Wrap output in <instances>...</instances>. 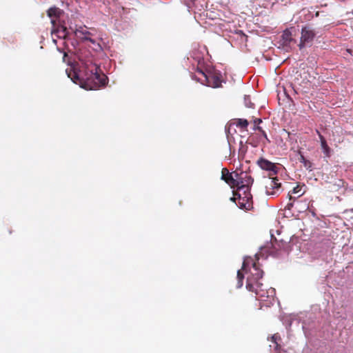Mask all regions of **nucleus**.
<instances>
[{
	"instance_id": "obj_23",
	"label": "nucleus",
	"mask_w": 353,
	"mask_h": 353,
	"mask_svg": "<svg viewBox=\"0 0 353 353\" xmlns=\"http://www.w3.org/2000/svg\"><path fill=\"white\" fill-rule=\"evenodd\" d=\"M254 130L259 131L262 134V135L266 139H268V137H267L265 132L260 126H256V128H254Z\"/></svg>"
},
{
	"instance_id": "obj_15",
	"label": "nucleus",
	"mask_w": 353,
	"mask_h": 353,
	"mask_svg": "<svg viewBox=\"0 0 353 353\" xmlns=\"http://www.w3.org/2000/svg\"><path fill=\"white\" fill-rule=\"evenodd\" d=\"M235 180L237 181L234 184V188H237V192H242L245 190H250V188H247L246 185L244 184V177L243 173H241L240 174L237 172H234Z\"/></svg>"
},
{
	"instance_id": "obj_18",
	"label": "nucleus",
	"mask_w": 353,
	"mask_h": 353,
	"mask_svg": "<svg viewBox=\"0 0 353 353\" xmlns=\"http://www.w3.org/2000/svg\"><path fill=\"white\" fill-rule=\"evenodd\" d=\"M299 161L303 164V165L307 168V169H309L312 167V163L307 160L305 159V157H304V155L303 154H301V152H299Z\"/></svg>"
},
{
	"instance_id": "obj_9",
	"label": "nucleus",
	"mask_w": 353,
	"mask_h": 353,
	"mask_svg": "<svg viewBox=\"0 0 353 353\" xmlns=\"http://www.w3.org/2000/svg\"><path fill=\"white\" fill-rule=\"evenodd\" d=\"M75 35L82 41H88L93 44H95L96 41L92 39L93 34L87 30L85 27H79L74 31Z\"/></svg>"
},
{
	"instance_id": "obj_5",
	"label": "nucleus",
	"mask_w": 353,
	"mask_h": 353,
	"mask_svg": "<svg viewBox=\"0 0 353 353\" xmlns=\"http://www.w3.org/2000/svg\"><path fill=\"white\" fill-rule=\"evenodd\" d=\"M296 43V41L292 37L291 30L287 28L281 36L279 48H281L286 52H290Z\"/></svg>"
},
{
	"instance_id": "obj_16",
	"label": "nucleus",
	"mask_w": 353,
	"mask_h": 353,
	"mask_svg": "<svg viewBox=\"0 0 353 353\" xmlns=\"http://www.w3.org/2000/svg\"><path fill=\"white\" fill-rule=\"evenodd\" d=\"M281 341V338L278 333L274 334L271 336V343L272 344L270 345V350H272V348H273L275 350V352H270V353H280L281 348V345H280Z\"/></svg>"
},
{
	"instance_id": "obj_25",
	"label": "nucleus",
	"mask_w": 353,
	"mask_h": 353,
	"mask_svg": "<svg viewBox=\"0 0 353 353\" xmlns=\"http://www.w3.org/2000/svg\"><path fill=\"white\" fill-rule=\"evenodd\" d=\"M293 207V203H288L285 207L286 209L290 210Z\"/></svg>"
},
{
	"instance_id": "obj_14",
	"label": "nucleus",
	"mask_w": 353,
	"mask_h": 353,
	"mask_svg": "<svg viewBox=\"0 0 353 353\" xmlns=\"http://www.w3.org/2000/svg\"><path fill=\"white\" fill-rule=\"evenodd\" d=\"M52 34H55L59 39H65L68 36V30L66 27L62 25L52 26L51 30Z\"/></svg>"
},
{
	"instance_id": "obj_20",
	"label": "nucleus",
	"mask_w": 353,
	"mask_h": 353,
	"mask_svg": "<svg viewBox=\"0 0 353 353\" xmlns=\"http://www.w3.org/2000/svg\"><path fill=\"white\" fill-rule=\"evenodd\" d=\"M243 177L245 185H246L247 188H250V185H252L254 181L253 179L246 173H243Z\"/></svg>"
},
{
	"instance_id": "obj_7",
	"label": "nucleus",
	"mask_w": 353,
	"mask_h": 353,
	"mask_svg": "<svg viewBox=\"0 0 353 353\" xmlns=\"http://www.w3.org/2000/svg\"><path fill=\"white\" fill-rule=\"evenodd\" d=\"M315 36L316 33L311 27L308 26L303 27L301 29V40L299 44V48L302 49L307 44L311 43Z\"/></svg>"
},
{
	"instance_id": "obj_21",
	"label": "nucleus",
	"mask_w": 353,
	"mask_h": 353,
	"mask_svg": "<svg viewBox=\"0 0 353 353\" xmlns=\"http://www.w3.org/2000/svg\"><path fill=\"white\" fill-rule=\"evenodd\" d=\"M243 279H244L243 274L241 272V270H238V272H237V279H238L237 288H241L243 285Z\"/></svg>"
},
{
	"instance_id": "obj_24",
	"label": "nucleus",
	"mask_w": 353,
	"mask_h": 353,
	"mask_svg": "<svg viewBox=\"0 0 353 353\" xmlns=\"http://www.w3.org/2000/svg\"><path fill=\"white\" fill-rule=\"evenodd\" d=\"M262 122V120L261 119H256L254 120V128L258 126L259 124H260Z\"/></svg>"
},
{
	"instance_id": "obj_12",
	"label": "nucleus",
	"mask_w": 353,
	"mask_h": 353,
	"mask_svg": "<svg viewBox=\"0 0 353 353\" xmlns=\"http://www.w3.org/2000/svg\"><path fill=\"white\" fill-rule=\"evenodd\" d=\"M221 179L232 188H234V184L237 181L235 180L234 172L230 173L227 168L222 169Z\"/></svg>"
},
{
	"instance_id": "obj_13",
	"label": "nucleus",
	"mask_w": 353,
	"mask_h": 353,
	"mask_svg": "<svg viewBox=\"0 0 353 353\" xmlns=\"http://www.w3.org/2000/svg\"><path fill=\"white\" fill-rule=\"evenodd\" d=\"M252 272H251V276L248 279H252V282L255 283L256 281H259V279H261L263 276V271L261 270L259 263L254 262L252 264Z\"/></svg>"
},
{
	"instance_id": "obj_3",
	"label": "nucleus",
	"mask_w": 353,
	"mask_h": 353,
	"mask_svg": "<svg viewBox=\"0 0 353 353\" xmlns=\"http://www.w3.org/2000/svg\"><path fill=\"white\" fill-rule=\"evenodd\" d=\"M197 73L201 76L198 79V81L201 83L208 86L216 88L221 86L222 75L221 73L216 70L209 71L207 73L204 72L202 70H197Z\"/></svg>"
},
{
	"instance_id": "obj_1",
	"label": "nucleus",
	"mask_w": 353,
	"mask_h": 353,
	"mask_svg": "<svg viewBox=\"0 0 353 353\" xmlns=\"http://www.w3.org/2000/svg\"><path fill=\"white\" fill-rule=\"evenodd\" d=\"M83 77H79L76 72L72 71L68 74V77L75 83L79 81L81 87L86 90H97L106 84L107 77L101 72L100 67L92 61L83 63Z\"/></svg>"
},
{
	"instance_id": "obj_6",
	"label": "nucleus",
	"mask_w": 353,
	"mask_h": 353,
	"mask_svg": "<svg viewBox=\"0 0 353 353\" xmlns=\"http://www.w3.org/2000/svg\"><path fill=\"white\" fill-rule=\"evenodd\" d=\"M272 246L269 248V254L274 257H279L283 254L289 252V245L286 242L278 241L276 239L271 243Z\"/></svg>"
},
{
	"instance_id": "obj_28",
	"label": "nucleus",
	"mask_w": 353,
	"mask_h": 353,
	"mask_svg": "<svg viewBox=\"0 0 353 353\" xmlns=\"http://www.w3.org/2000/svg\"><path fill=\"white\" fill-rule=\"evenodd\" d=\"M245 263L244 262V263H243V270H244V269H245Z\"/></svg>"
},
{
	"instance_id": "obj_8",
	"label": "nucleus",
	"mask_w": 353,
	"mask_h": 353,
	"mask_svg": "<svg viewBox=\"0 0 353 353\" xmlns=\"http://www.w3.org/2000/svg\"><path fill=\"white\" fill-rule=\"evenodd\" d=\"M63 13V10L56 6L50 7L47 10V15L51 20L52 26H57V22Z\"/></svg>"
},
{
	"instance_id": "obj_17",
	"label": "nucleus",
	"mask_w": 353,
	"mask_h": 353,
	"mask_svg": "<svg viewBox=\"0 0 353 353\" xmlns=\"http://www.w3.org/2000/svg\"><path fill=\"white\" fill-rule=\"evenodd\" d=\"M316 132L319 135L320 141H321V149L323 150V152L324 153L325 156L326 157H330L331 155V149L329 147V145L327 143V141L324 137L319 132V130H316Z\"/></svg>"
},
{
	"instance_id": "obj_22",
	"label": "nucleus",
	"mask_w": 353,
	"mask_h": 353,
	"mask_svg": "<svg viewBox=\"0 0 353 353\" xmlns=\"http://www.w3.org/2000/svg\"><path fill=\"white\" fill-rule=\"evenodd\" d=\"M302 186L297 185L296 187H294L292 190V194H298V197L301 196L304 194V191L301 192Z\"/></svg>"
},
{
	"instance_id": "obj_4",
	"label": "nucleus",
	"mask_w": 353,
	"mask_h": 353,
	"mask_svg": "<svg viewBox=\"0 0 353 353\" xmlns=\"http://www.w3.org/2000/svg\"><path fill=\"white\" fill-rule=\"evenodd\" d=\"M238 199L237 205L241 209L250 210L253 208L252 196L250 190L234 193V197L231 199L233 201Z\"/></svg>"
},
{
	"instance_id": "obj_10",
	"label": "nucleus",
	"mask_w": 353,
	"mask_h": 353,
	"mask_svg": "<svg viewBox=\"0 0 353 353\" xmlns=\"http://www.w3.org/2000/svg\"><path fill=\"white\" fill-rule=\"evenodd\" d=\"M257 165L262 170L269 171V172H272L273 174H276L278 172V168H277L276 165L274 163H272L264 158L261 157V158L259 159L257 161Z\"/></svg>"
},
{
	"instance_id": "obj_29",
	"label": "nucleus",
	"mask_w": 353,
	"mask_h": 353,
	"mask_svg": "<svg viewBox=\"0 0 353 353\" xmlns=\"http://www.w3.org/2000/svg\"><path fill=\"white\" fill-rule=\"evenodd\" d=\"M246 106H247V107H249V108L252 107L250 105H249V104H248V103H246Z\"/></svg>"
},
{
	"instance_id": "obj_27",
	"label": "nucleus",
	"mask_w": 353,
	"mask_h": 353,
	"mask_svg": "<svg viewBox=\"0 0 353 353\" xmlns=\"http://www.w3.org/2000/svg\"><path fill=\"white\" fill-rule=\"evenodd\" d=\"M288 196H289V199H290V200H292V199H293V200H294V199H295V198H293V197L292 196V195L290 194V192H289V194H288Z\"/></svg>"
},
{
	"instance_id": "obj_2",
	"label": "nucleus",
	"mask_w": 353,
	"mask_h": 353,
	"mask_svg": "<svg viewBox=\"0 0 353 353\" xmlns=\"http://www.w3.org/2000/svg\"><path fill=\"white\" fill-rule=\"evenodd\" d=\"M252 280V279H247L246 288L249 291L254 292L258 299L261 301H265V298L274 300L275 295V290L274 288H270L266 289L263 283L257 281L253 283Z\"/></svg>"
},
{
	"instance_id": "obj_11",
	"label": "nucleus",
	"mask_w": 353,
	"mask_h": 353,
	"mask_svg": "<svg viewBox=\"0 0 353 353\" xmlns=\"http://www.w3.org/2000/svg\"><path fill=\"white\" fill-rule=\"evenodd\" d=\"M281 187L277 178H270L265 183V192L267 194L273 195Z\"/></svg>"
},
{
	"instance_id": "obj_19",
	"label": "nucleus",
	"mask_w": 353,
	"mask_h": 353,
	"mask_svg": "<svg viewBox=\"0 0 353 353\" xmlns=\"http://www.w3.org/2000/svg\"><path fill=\"white\" fill-rule=\"evenodd\" d=\"M235 124L237 127L241 128H246L248 126V121L247 119H236L235 120Z\"/></svg>"
},
{
	"instance_id": "obj_26",
	"label": "nucleus",
	"mask_w": 353,
	"mask_h": 353,
	"mask_svg": "<svg viewBox=\"0 0 353 353\" xmlns=\"http://www.w3.org/2000/svg\"><path fill=\"white\" fill-rule=\"evenodd\" d=\"M346 51L350 54L352 56H353V51L350 49H347Z\"/></svg>"
}]
</instances>
